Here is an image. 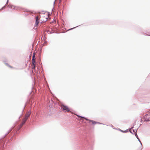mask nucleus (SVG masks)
<instances>
[{
	"instance_id": "1",
	"label": "nucleus",
	"mask_w": 150,
	"mask_h": 150,
	"mask_svg": "<svg viewBox=\"0 0 150 150\" xmlns=\"http://www.w3.org/2000/svg\"><path fill=\"white\" fill-rule=\"evenodd\" d=\"M77 116L79 118H81V119L84 118V119H85V120H86L89 121V122H92V124H100V122H95L94 121H93L92 120H89V119H87V118H85L84 117L80 116V115H77Z\"/></svg>"
},
{
	"instance_id": "2",
	"label": "nucleus",
	"mask_w": 150,
	"mask_h": 150,
	"mask_svg": "<svg viewBox=\"0 0 150 150\" xmlns=\"http://www.w3.org/2000/svg\"><path fill=\"white\" fill-rule=\"evenodd\" d=\"M35 55H33V58L32 59V64L33 65V66L32 67L33 69H34L35 68Z\"/></svg>"
},
{
	"instance_id": "3",
	"label": "nucleus",
	"mask_w": 150,
	"mask_h": 150,
	"mask_svg": "<svg viewBox=\"0 0 150 150\" xmlns=\"http://www.w3.org/2000/svg\"><path fill=\"white\" fill-rule=\"evenodd\" d=\"M62 106H63V108L62 107V108H63V110H65L66 112H69V109L68 108L67 106H65L64 105H62Z\"/></svg>"
},
{
	"instance_id": "4",
	"label": "nucleus",
	"mask_w": 150,
	"mask_h": 150,
	"mask_svg": "<svg viewBox=\"0 0 150 150\" xmlns=\"http://www.w3.org/2000/svg\"><path fill=\"white\" fill-rule=\"evenodd\" d=\"M38 16H36L35 17V26L37 27L38 25V23H39V21L38 19Z\"/></svg>"
},
{
	"instance_id": "5",
	"label": "nucleus",
	"mask_w": 150,
	"mask_h": 150,
	"mask_svg": "<svg viewBox=\"0 0 150 150\" xmlns=\"http://www.w3.org/2000/svg\"><path fill=\"white\" fill-rule=\"evenodd\" d=\"M31 113V112L30 111H29L26 114L25 116V118L27 119H28V117L30 116Z\"/></svg>"
},
{
	"instance_id": "6",
	"label": "nucleus",
	"mask_w": 150,
	"mask_h": 150,
	"mask_svg": "<svg viewBox=\"0 0 150 150\" xmlns=\"http://www.w3.org/2000/svg\"><path fill=\"white\" fill-rule=\"evenodd\" d=\"M9 8H11V9H16V7H15L14 6L12 5H8V6Z\"/></svg>"
},
{
	"instance_id": "7",
	"label": "nucleus",
	"mask_w": 150,
	"mask_h": 150,
	"mask_svg": "<svg viewBox=\"0 0 150 150\" xmlns=\"http://www.w3.org/2000/svg\"><path fill=\"white\" fill-rule=\"evenodd\" d=\"M27 119L25 117L23 119V120L22 121V123H23V124H24L25 122L26 121Z\"/></svg>"
},
{
	"instance_id": "8",
	"label": "nucleus",
	"mask_w": 150,
	"mask_h": 150,
	"mask_svg": "<svg viewBox=\"0 0 150 150\" xmlns=\"http://www.w3.org/2000/svg\"><path fill=\"white\" fill-rule=\"evenodd\" d=\"M8 0L7 1V2H6V4H5V5L3 7H2L0 9V10H2V9H3V8H5V6H6L8 4Z\"/></svg>"
},
{
	"instance_id": "9",
	"label": "nucleus",
	"mask_w": 150,
	"mask_h": 150,
	"mask_svg": "<svg viewBox=\"0 0 150 150\" xmlns=\"http://www.w3.org/2000/svg\"><path fill=\"white\" fill-rule=\"evenodd\" d=\"M145 120L146 122L150 121V118H145Z\"/></svg>"
},
{
	"instance_id": "10",
	"label": "nucleus",
	"mask_w": 150,
	"mask_h": 150,
	"mask_svg": "<svg viewBox=\"0 0 150 150\" xmlns=\"http://www.w3.org/2000/svg\"><path fill=\"white\" fill-rule=\"evenodd\" d=\"M137 139H138V140L139 141V142H140L141 145V146L142 147V144L140 140V139H139V138H138V137H137Z\"/></svg>"
},
{
	"instance_id": "11",
	"label": "nucleus",
	"mask_w": 150,
	"mask_h": 150,
	"mask_svg": "<svg viewBox=\"0 0 150 150\" xmlns=\"http://www.w3.org/2000/svg\"><path fill=\"white\" fill-rule=\"evenodd\" d=\"M120 131H121V132H124V133H125V132H128V130H125V131H123L122 130H121V129H120Z\"/></svg>"
},
{
	"instance_id": "12",
	"label": "nucleus",
	"mask_w": 150,
	"mask_h": 150,
	"mask_svg": "<svg viewBox=\"0 0 150 150\" xmlns=\"http://www.w3.org/2000/svg\"><path fill=\"white\" fill-rule=\"evenodd\" d=\"M135 136H136V137H137H137H138V135L137 134V133H136V132H135Z\"/></svg>"
},
{
	"instance_id": "13",
	"label": "nucleus",
	"mask_w": 150,
	"mask_h": 150,
	"mask_svg": "<svg viewBox=\"0 0 150 150\" xmlns=\"http://www.w3.org/2000/svg\"><path fill=\"white\" fill-rule=\"evenodd\" d=\"M24 124H23V123H22V124L20 125V128Z\"/></svg>"
},
{
	"instance_id": "14",
	"label": "nucleus",
	"mask_w": 150,
	"mask_h": 150,
	"mask_svg": "<svg viewBox=\"0 0 150 150\" xmlns=\"http://www.w3.org/2000/svg\"><path fill=\"white\" fill-rule=\"evenodd\" d=\"M76 27H74V28H71L70 29H69V30H72V29H74V28H76Z\"/></svg>"
},
{
	"instance_id": "15",
	"label": "nucleus",
	"mask_w": 150,
	"mask_h": 150,
	"mask_svg": "<svg viewBox=\"0 0 150 150\" xmlns=\"http://www.w3.org/2000/svg\"><path fill=\"white\" fill-rule=\"evenodd\" d=\"M133 132L135 133L136 132H137V130H136V131H135V130H133Z\"/></svg>"
},
{
	"instance_id": "16",
	"label": "nucleus",
	"mask_w": 150,
	"mask_h": 150,
	"mask_svg": "<svg viewBox=\"0 0 150 150\" xmlns=\"http://www.w3.org/2000/svg\"><path fill=\"white\" fill-rule=\"evenodd\" d=\"M6 64L7 65V66H9L10 67H11V66H9V65H8V64H7V63H6Z\"/></svg>"
},
{
	"instance_id": "17",
	"label": "nucleus",
	"mask_w": 150,
	"mask_h": 150,
	"mask_svg": "<svg viewBox=\"0 0 150 150\" xmlns=\"http://www.w3.org/2000/svg\"><path fill=\"white\" fill-rule=\"evenodd\" d=\"M129 131L132 134H133V133L131 131V130H129Z\"/></svg>"
},
{
	"instance_id": "18",
	"label": "nucleus",
	"mask_w": 150,
	"mask_h": 150,
	"mask_svg": "<svg viewBox=\"0 0 150 150\" xmlns=\"http://www.w3.org/2000/svg\"><path fill=\"white\" fill-rule=\"evenodd\" d=\"M133 127H132L131 128V129H132Z\"/></svg>"
}]
</instances>
